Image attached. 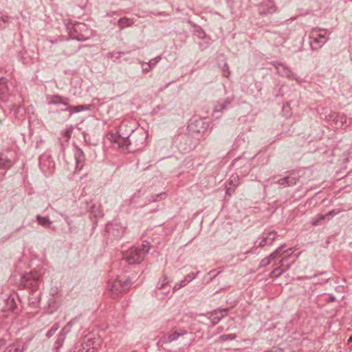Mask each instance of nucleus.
Masks as SVG:
<instances>
[{
	"label": "nucleus",
	"mask_w": 352,
	"mask_h": 352,
	"mask_svg": "<svg viewBox=\"0 0 352 352\" xmlns=\"http://www.w3.org/2000/svg\"><path fill=\"white\" fill-rule=\"evenodd\" d=\"M188 283V280L186 278H184L182 280L179 282L180 285H182V287H185Z\"/></svg>",
	"instance_id": "28"
},
{
	"label": "nucleus",
	"mask_w": 352,
	"mask_h": 352,
	"mask_svg": "<svg viewBox=\"0 0 352 352\" xmlns=\"http://www.w3.org/2000/svg\"><path fill=\"white\" fill-rule=\"evenodd\" d=\"M348 342H352V337H350V338H349Z\"/></svg>",
	"instance_id": "35"
},
{
	"label": "nucleus",
	"mask_w": 352,
	"mask_h": 352,
	"mask_svg": "<svg viewBox=\"0 0 352 352\" xmlns=\"http://www.w3.org/2000/svg\"><path fill=\"white\" fill-rule=\"evenodd\" d=\"M318 221H313V223H312V224H313L314 226H317V225H318Z\"/></svg>",
	"instance_id": "34"
},
{
	"label": "nucleus",
	"mask_w": 352,
	"mask_h": 352,
	"mask_svg": "<svg viewBox=\"0 0 352 352\" xmlns=\"http://www.w3.org/2000/svg\"><path fill=\"white\" fill-rule=\"evenodd\" d=\"M89 109V105H78V106H69L67 110L69 111L71 113H78L82 111Z\"/></svg>",
	"instance_id": "14"
},
{
	"label": "nucleus",
	"mask_w": 352,
	"mask_h": 352,
	"mask_svg": "<svg viewBox=\"0 0 352 352\" xmlns=\"http://www.w3.org/2000/svg\"><path fill=\"white\" fill-rule=\"evenodd\" d=\"M148 243H142L140 248H131L123 253L122 258L130 265L140 263L145 255L148 252Z\"/></svg>",
	"instance_id": "1"
},
{
	"label": "nucleus",
	"mask_w": 352,
	"mask_h": 352,
	"mask_svg": "<svg viewBox=\"0 0 352 352\" xmlns=\"http://www.w3.org/2000/svg\"><path fill=\"white\" fill-rule=\"evenodd\" d=\"M283 246H280V248L276 249L274 252L270 254L269 255V256H267V257L264 258L263 259H262L260 263V266L261 267H266L267 265H268L270 263V262L272 261H275L276 259V257L280 254V252L281 250H283Z\"/></svg>",
	"instance_id": "11"
},
{
	"label": "nucleus",
	"mask_w": 352,
	"mask_h": 352,
	"mask_svg": "<svg viewBox=\"0 0 352 352\" xmlns=\"http://www.w3.org/2000/svg\"><path fill=\"white\" fill-rule=\"evenodd\" d=\"M38 221L42 220L40 217L38 218Z\"/></svg>",
	"instance_id": "37"
},
{
	"label": "nucleus",
	"mask_w": 352,
	"mask_h": 352,
	"mask_svg": "<svg viewBox=\"0 0 352 352\" xmlns=\"http://www.w3.org/2000/svg\"><path fill=\"white\" fill-rule=\"evenodd\" d=\"M41 280V274L36 271H32L23 275L21 279V285L23 288L34 291L39 287Z\"/></svg>",
	"instance_id": "2"
},
{
	"label": "nucleus",
	"mask_w": 352,
	"mask_h": 352,
	"mask_svg": "<svg viewBox=\"0 0 352 352\" xmlns=\"http://www.w3.org/2000/svg\"><path fill=\"white\" fill-rule=\"evenodd\" d=\"M126 226L122 225L119 221H109L105 226V230L109 235H113L116 238L121 237L125 230Z\"/></svg>",
	"instance_id": "3"
},
{
	"label": "nucleus",
	"mask_w": 352,
	"mask_h": 352,
	"mask_svg": "<svg viewBox=\"0 0 352 352\" xmlns=\"http://www.w3.org/2000/svg\"><path fill=\"white\" fill-rule=\"evenodd\" d=\"M182 287V285H180L179 283H178L175 284V286L173 287V292H175V291L181 289Z\"/></svg>",
	"instance_id": "29"
},
{
	"label": "nucleus",
	"mask_w": 352,
	"mask_h": 352,
	"mask_svg": "<svg viewBox=\"0 0 352 352\" xmlns=\"http://www.w3.org/2000/svg\"><path fill=\"white\" fill-rule=\"evenodd\" d=\"M10 166V162L4 159H0V167L3 168H7Z\"/></svg>",
	"instance_id": "21"
},
{
	"label": "nucleus",
	"mask_w": 352,
	"mask_h": 352,
	"mask_svg": "<svg viewBox=\"0 0 352 352\" xmlns=\"http://www.w3.org/2000/svg\"><path fill=\"white\" fill-rule=\"evenodd\" d=\"M124 282H126V285H127V289H129V285L131 284V279L130 278H128L126 279V280H124Z\"/></svg>",
	"instance_id": "30"
},
{
	"label": "nucleus",
	"mask_w": 352,
	"mask_h": 352,
	"mask_svg": "<svg viewBox=\"0 0 352 352\" xmlns=\"http://www.w3.org/2000/svg\"><path fill=\"white\" fill-rule=\"evenodd\" d=\"M7 90L4 80H0V94H4Z\"/></svg>",
	"instance_id": "22"
},
{
	"label": "nucleus",
	"mask_w": 352,
	"mask_h": 352,
	"mask_svg": "<svg viewBox=\"0 0 352 352\" xmlns=\"http://www.w3.org/2000/svg\"><path fill=\"white\" fill-rule=\"evenodd\" d=\"M107 138L111 142L118 143H119V141L121 139L120 137L117 133H110L107 135Z\"/></svg>",
	"instance_id": "19"
},
{
	"label": "nucleus",
	"mask_w": 352,
	"mask_h": 352,
	"mask_svg": "<svg viewBox=\"0 0 352 352\" xmlns=\"http://www.w3.org/2000/svg\"><path fill=\"white\" fill-rule=\"evenodd\" d=\"M332 214H333V212H329V214H327V219H329V218H330V216H331V217H332Z\"/></svg>",
	"instance_id": "33"
},
{
	"label": "nucleus",
	"mask_w": 352,
	"mask_h": 352,
	"mask_svg": "<svg viewBox=\"0 0 352 352\" xmlns=\"http://www.w3.org/2000/svg\"><path fill=\"white\" fill-rule=\"evenodd\" d=\"M169 283V280L166 276H163V280L161 283H158L157 284V288L159 289H165V287L168 285Z\"/></svg>",
	"instance_id": "20"
},
{
	"label": "nucleus",
	"mask_w": 352,
	"mask_h": 352,
	"mask_svg": "<svg viewBox=\"0 0 352 352\" xmlns=\"http://www.w3.org/2000/svg\"><path fill=\"white\" fill-rule=\"evenodd\" d=\"M7 303L8 305H10V309L11 310H14V308H15V302H14V298H8L7 300Z\"/></svg>",
	"instance_id": "25"
},
{
	"label": "nucleus",
	"mask_w": 352,
	"mask_h": 352,
	"mask_svg": "<svg viewBox=\"0 0 352 352\" xmlns=\"http://www.w3.org/2000/svg\"><path fill=\"white\" fill-rule=\"evenodd\" d=\"M186 334H187L186 330L181 328L174 327L168 334L165 342L170 343L174 342L177 340L179 337Z\"/></svg>",
	"instance_id": "7"
},
{
	"label": "nucleus",
	"mask_w": 352,
	"mask_h": 352,
	"mask_svg": "<svg viewBox=\"0 0 352 352\" xmlns=\"http://www.w3.org/2000/svg\"><path fill=\"white\" fill-rule=\"evenodd\" d=\"M295 260L292 261L289 263H288L285 268H281V267H275L270 273L271 278H278L280 276L285 272L287 271L291 266L294 263Z\"/></svg>",
	"instance_id": "12"
},
{
	"label": "nucleus",
	"mask_w": 352,
	"mask_h": 352,
	"mask_svg": "<svg viewBox=\"0 0 352 352\" xmlns=\"http://www.w3.org/2000/svg\"><path fill=\"white\" fill-rule=\"evenodd\" d=\"M109 287L111 295L113 298H116L122 291L127 289L126 283L120 280H115L110 283Z\"/></svg>",
	"instance_id": "4"
},
{
	"label": "nucleus",
	"mask_w": 352,
	"mask_h": 352,
	"mask_svg": "<svg viewBox=\"0 0 352 352\" xmlns=\"http://www.w3.org/2000/svg\"><path fill=\"white\" fill-rule=\"evenodd\" d=\"M225 317V314H219V311L214 310L213 311L209 314L208 318L212 322V326L216 325L218 322L221 321V320Z\"/></svg>",
	"instance_id": "13"
},
{
	"label": "nucleus",
	"mask_w": 352,
	"mask_h": 352,
	"mask_svg": "<svg viewBox=\"0 0 352 352\" xmlns=\"http://www.w3.org/2000/svg\"><path fill=\"white\" fill-rule=\"evenodd\" d=\"M94 342L91 339H88L86 343L76 346L74 352H98L96 347L92 346Z\"/></svg>",
	"instance_id": "9"
},
{
	"label": "nucleus",
	"mask_w": 352,
	"mask_h": 352,
	"mask_svg": "<svg viewBox=\"0 0 352 352\" xmlns=\"http://www.w3.org/2000/svg\"><path fill=\"white\" fill-rule=\"evenodd\" d=\"M197 274H198V273H197V274H195V273H190V274H188V275H186V276L184 277V278L188 279V283H189V282H190L191 280H192L193 279H195V278H196V276H197Z\"/></svg>",
	"instance_id": "23"
},
{
	"label": "nucleus",
	"mask_w": 352,
	"mask_h": 352,
	"mask_svg": "<svg viewBox=\"0 0 352 352\" xmlns=\"http://www.w3.org/2000/svg\"><path fill=\"white\" fill-rule=\"evenodd\" d=\"M58 328V326L56 324L52 327L50 330L47 332V336H50L52 335Z\"/></svg>",
	"instance_id": "24"
},
{
	"label": "nucleus",
	"mask_w": 352,
	"mask_h": 352,
	"mask_svg": "<svg viewBox=\"0 0 352 352\" xmlns=\"http://www.w3.org/2000/svg\"><path fill=\"white\" fill-rule=\"evenodd\" d=\"M76 320V318L72 320L63 328L55 343L56 348H59L62 346L65 339L66 334L70 331L71 327L75 323Z\"/></svg>",
	"instance_id": "6"
},
{
	"label": "nucleus",
	"mask_w": 352,
	"mask_h": 352,
	"mask_svg": "<svg viewBox=\"0 0 352 352\" xmlns=\"http://www.w3.org/2000/svg\"><path fill=\"white\" fill-rule=\"evenodd\" d=\"M4 352H23V346L19 343L10 344Z\"/></svg>",
	"instance_id": "15"
},
{
	"label": "nucleus",
	"mask_w": 352,
	"mask_h": 352,
	"mask_svg": "<svg viewBox=\"0 0 352 352\" xmlns=\"http://www.w3.org/2000/svg\"><path fill=\"white\" fill-rule=\"evenodd\" d=\"M39 224L44 228H48L51 226L52 221H38Z\"/></svg>",
	"instance_id": "26"
},
{
	"label": "nucleus",
	"mask_w": 352,
	"mask_h": 352,
	"mask_svg": "<svg viewBox=\"0 0 352 352\" xmlns=\"http://www.w3.org/2000/svg\"><path fill=\"white\" fill-rule=\"evenodd\" d=\"M294 250L292 248H289L284 252L280 251V254L278 255L276 258H279L278 262L276 263V260L275 261V265H279V267L281 268H285V266L288 264V260L293 254ZM290 262H289V263Z\"/></svg>",
	"instance_id": "5"
},
{
	"label": "nucleus",
	"mask_w": 352,
	"mask_h": 352,
	"mask_svg": "<svg viewBox=\"0 0 352 352\" xmlns=\"http://www.w3.org/2000/svg\"><path fill=\"white\" fill-rule=\"evenodd\" d=\"M48 305L50 308L53 309H56L58 307V303L56 302V298L55 296H52L48 300Z\"/></svg>",
	"instance_id": "17"
},
{
	"label": "nucleus",
	"mask_w": 352,
	"mask_h": 352,
	"mask_svg": "<svg viewBox=\"0 0 352 352\" xmlns=\"http://www.w3.org/2000/svg\"><path fill=\"white\" fill-rule=\"evenodd\" d=\"M282 234H278V233L275 231L270 232L267 234H263V238L260 241L258 246L264 247L265 245H270L272 242L274 241L277 236H280Z\"/></svg>",
	"instance_id": "8"
},
{
	"label": "nucleus",
	"mask_w": 352,
	"mask_h": 352,
	"mask_svg": "<svg viewBox=\"0 0 352 352\" xmlns=\"http://www.w3.org/2000/svg\"><path fill=\"white\" fill-rule=\"evenodd\" d=\"M50 103L53 104H59L62 103L66 106L68 105V103L67 102V100L65 98H63L59 96H53L50 98Z\"/></svg>",
	"instance_id": "16"
},
{
	"label": "nucleus",
	"mask_w": 352,
	"mask_h": 352,
	"mask_svg": "<svg viewBox=\"0 0 352 352\" xmlns=\"http://www.w3.org/2000/svg\"><path fill=\"white\" fill-rule=\"evenodd\" d=\"M6 340L4 338L0 339V346H2L6 344Z\"/></svg>",
	"instance_id": "31"
},
{
	"label": "nucleus",
	"mask_w": 352,
	"mask_h": 352,
	"mask_svg": "<svg viewBox=\"0 0 352 352\" xmlns=\"http://www.w3.org/2000/svg\"><path fill=\"white\" fill-rule=\"evenodd\" d=\"M336 300V298L333 295H330L329 296V302H334Z\"/></svg>",
	"instance_id": "32"
},
{
	"label": "nucleus",
	"mask_w": 352,
	"mask_h": 352,
	"mask_svg": "<svg viewBox=\"0 0 352 352\" xmlns=\"http://www.w3.org/2000/svg\"><path fill=\"white\" fill-rule=\"evenodd\" d=\"M132 352H137V351H132Z\"/></svg>",
	"instance_id": "38"
},
{
	"label": "nucleus",
	"mask_w": 352,
	"mask_h": 352,
	"mask_svg": "<svg viewBox=\"0 0 352 352\" xmlns=\"http://www.w3.org/2000/svg\"><path fill=\"white\" fill-rule=\"evenodd\" d=\"M215 310L216 311H219V314H225V316H226V314L229 311V308L217 309H215Z\"/></svg>",
	"instance_id": "27"
},
{
	"label": "nucleus",
	"mask_w": 352,
	"mask_h": 352,
	"mask_svg": "<svg viewBox=\"0 0 352 352\" xmlns=\"http://www.w3.org/2000/svg\"><path fill=\"white\" fill-rule=\"evenodd\" d=\"M236 338V336L234 333L224 334L220 336V339L221 341L233 340Z\"/></svg>",
	"instance_id": "18"
},
{
	"label": "nucleus",
	"mask_w": 352,
	"mask_h": 352,
	"mask_svg": "<svg viewBox=\"0 0 352 352\" xmlns=\"http://www.w3.org/2000/svg\"><path fill=\"white\" fill-rule=\"evenodd\" d=\"M37 298H38V300H37V303H38V302H39V300H40V295H38V296H37Z\"/></svg>",
	"instance_id": "36"
},
{
	"label": "nucleus",
	"mask_w": 352,
	"mask_h": 352,
	"mask_svg": "<svg viewBox=\"0 0 352 352\" xmlns=\"http://www.w3.org/2000/svg\"><path fill=\"white\" fill-rule=\"evenodd\" d=\"M322 30L318 28L312 30L310 37L317 43L323 44L326 42L325 33H321Z\"/></svg>",
	"instance_id": "10"
}]
</instances>
